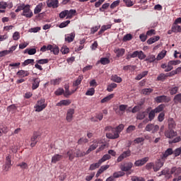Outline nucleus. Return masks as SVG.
<instances>
[{
    "instance_id": "nucleus-1",
    "label": "nucleus",
    "mask_w": 181,
    "mask_h": 181,
    "mask_svg": "<svg viewBox=\"0 0 181 181\" xmlns=\"http://www.w3.org/2000/svg\"><path fill=\"white\" fill-rule=\"evenodd\" d=\"M124 125L121 124L117 126L116 128H112L111 127H106L105 131H108V133H106V136L108 139H117L119 138V134L122 132L124 128ZM112 132V133H111Z\"/></svg>"
},
{
    "instance_id": "nucleus-2",
    "label": "nucleus",
    "mask_w": 181,
    "mask_h": 181,
    "mask_svg": "<svg viewBox=\"0 0 181 181\" xmlns=\"http://www.w3.org/2000/svg\"><path fill=\"white\" fill-rule=\"evenodd\" d=\"M47 106V105L46 104L45 99L42 98L37 102L36 105L34 106V108H35L36 112H40V111H43Z\"/></svg>"
},
{
    "instance_id": "nucleus-3",
    "label": "nucleus",
    "mask_w": 181,
    "mask_h": 181,
    "mask_svg": "<svg viewBox=\"0 0 181 181\" xmlns=\"http://www.w3.org/2000/svg\"><path fill=\"white\" fill-rule=\"evenodd\" d=\"M171 173L174 175V179H173V181H180L181 180V168H176V167H173L171 168Z\"/></svg>"
},
{
    "instance_id": "nucleus-4",
    "label": "nucleus",
    "mask_w": 181,
    "mask_h": 181,
    "mask_svg": "<svg viewBox=\"0 0 181 181\" xmlns=\"http://www.w3.org/2000/svg\"><path fill=\"white\" fill-rule=\"evenodd\" d=\"M21 15L22 16H25V18H32L33 16V13L30 10V6L29 4L24 5Z\"/></svg>"
},
{
    "instance_id": "nucleus-5",
    "label": "nucleus",
    "mask_w": 181,
    "mask_h": 181,
    "mask_svg": "<svg viewBox=\"0 0 181 181\" xmlns=\"http://www.w3.org/2000/svg\"><path fill=\"white\" fill-rule=\"evenodd\" d=\"M145 130L147 132H151V134H156L159 131V126L158 124H148L146 126Z\"/></svg>"
},
{
    "instance_id": "nucleus-6",
    "label": "nucleus",
    "mask_w": 181,
    "mask_h": 181,
    "mask_svg": "<svg viewBox=\"0 0 181 181\" xmlns=\"http://www.w3.org/2000/svg\"><path fill=\"white\" fill-rule=\"evenodd\" d=\"M165 165V159H158L157 160L155 163H153V171L154 172H159L160 168Z\"/></svg>"
},
{
    "instance_id": "nucleus-7",
    "label": "nucleus",
    "mask_w": 181,
    "mask_h": 181,
    "mask_svg": "<svg viewBox=\"0 0 181 181\" xmlns=\"http://www.w3.org/2000/svg\"><path fill=\"white\" fill-rule=\"evenodd\" d=\"M154 101L158 104L162 103H169L170 101V98L169 96H166L165 95L157 96L154 98Z\"/></svg>"
},
{
    "instance_id": "nucleus-8",
    "label": "nucleus",
    "mask_w": 181,
    "mask_h": 181,
    "mask_svg": "<svg viewBox=\"0 0 181 181\" xmlns=\"http://www.w3.org/2000/svg\"><path fill=\"white\" fill-rule=\"evenodd\" d=\"M12 166V161L11 160V156H8L6 157V163L3 166V169L5 172H8L11 169Z\"/></svg>"
},
{
    "instance_id": "nucleus-9",
    "label": "nucleus",
    "mask_w": 181,
    "mask_h": 181,
    "mask_svg": "<svg viewBox=\"0 0 181 181\" xmlns=\"http://www.w3.org/2000/svg\"><path fill=\"white\" fill-rule=\"evenodd\" d=\"M164 135L165 138L172 139L173 138H175V136L177 135V132H175V130L168 129L165 132Z\"/></svg>"
},
{
    "instance_id": "nucleus-10",
    "label": "nucleus",
    "mask_w": 181,
    "mask_h": 181,
    "mask_svg": "<svg viewBox=\"0 0 181 181\" xmlns=\"http://www.w3.org/2000/svg\"><path fill=\"white\" fill-rule=\"evenodd\" d=\"M151 110H152L151 107H148L146 109V112H139V113H137V115H136L137 119L142 120L144 118H146V117L148 116V112H149V111H151Z\"/></svg>"
},
{
    "instance_id": "nucleus-11",
    "label": "nucleus",
    "mask_w": 181,
    "mask_h": 181,
    "mask_svg": "<svg viewBox=\"0 0 181 181\" xmlns=\"http://www.w3.org/2000/svg\"><path fill=\"white\" fill-rule=\"evenodd\" d=\"M47 5L48 8L56 9V8H59V0H47Z\"/></svg>"
},
{
    "instance_id": "nucleus-12",
    "label": "nucleus",
    "mask_w": 181,
    "mask_h": 181,
    "mask_svg": "<svg viewBox=\"0 0 181 181\" xmlns=\"http://www.w3.org/2000/svg\"><path fill=\"white\" fill-rule=\"evenodd\" d=\"M133 166H134V164L132 162H128L124 165H122L120 166V169L123 172H128V170H131V169H132Z\"/></svg>"
},
{
    "instance_id": "nucleus-13",
    "label": "nucleus",
    "mask_w": 181,
    "mask_h": 181,
    "mask_svg": "<svg viewBox=\"0 0 181 181\" xmlns=\"http://www.w3.org/2000/svg\"><path fill=\"white\" fill-rule=\"evenodd\" d=\"M131 156V151L127 150L126 151H124L118 158H117V162H122L125 158H128Z\"/></svg>"
},
{
    "instance_id": "nucleus-14",
    "label": "nucleus",
    "mask_w": 181,
    "mask_h": 181,
    "mask_svg": "<svg viewBox=\"0 0 181 181\" xmlns=\"http://www.w3.org/2000/svg\"><path fill=\"white\" fill-rule=\"evenodd\" d=\"M155 114L156 112L153 110H150V111L148 112V119H146L143 121V122L144 124H148V122H149V121H153V119H154L155 118Z\"/></svg>"
},
{
    "instance_id": "nucleus-15",
    "label": "nucleus",
    "mask_w": 181,
    "mask_h": 181,
    "mask_svg": "<svg viewBox=\"0 0 181 181\" xmlns=\"http://www.w3.org/2000/svg\"><path fill=\"white\" fill-rule=\"evenodd\" d=\"M149 160V158L145 157L140 160H137L135 161L134 165L135 166H144L146 162Z\"/></svg>"
},
{
    "instance_id": "nucleus-16",
    "label": "nucleus",
    "mask_w": 181,
    "mask_h": 181,
    "mask_svg": "<svg viewBox=\"0 0 181 181\" xmlns=\"http://www.w3.org/2000/svg\"><path fill=\"white\" fill-rule=\"evenodd\" d=\"M76 37V33H71L70 34L65 35V42H68V43H71L74 40V38Z\"/></svg>"
},
{
    "instance_id": "nucleus-17",
    "label": "nucleus",
    "mask_w": 181,
    "mask_h": 181,
    "mask_svg": "<svg viewBox=\"0 0 181 181\" xmlns=\"http://www.w3.org/2000/svg\"><path fill=\"white\" fill-rule=\"evenodd\" d=\"M39 137V133L34 132L33 136L31 137L30 146L33 148L37 144V138Z\"/></svg>"
},
{
    "instance_id": "nucleus-18",
    "label": "nucleus",
    "mask_w": 181,
    "mask_h": 181,
    "mask_svg": "<svg viewBox=\"0 0 181 181\" xmlns=\"http://www.w3.org/2000/svg\"><path fill=\"white\" fill-rule=\"evenodd\" d=\"M134 57H138L139 60H144L146 55L142 51H134Z\"/></svg>"
},
{
    "instance_id": "nucleus-19",
    "label": "nucleus",
    "mask_w": 181,
    "mask_h": 181,
    "mask_svg": "<svg viewBox=\"0 0 181 181\" xmlns=\"http://www.w3.org/2000/svg\"><path fill=\"white\" fill-rule=\"evenodd\" d=\"M63 159V156L60 154H54L52 157V163H57V162H60V160Z\"/></svg>"
},
{
    "instance_id": "nucleus-20",
    "label": "nucleus",
    "mask_w": 181,
    "mask_h": 181,
    "mask_svg": "<svg viewBox=\"0 0 181 181\" xmlns=\"http://www.w3.org/2000/svg\"><path fill=\"white\" fill-rule=\"evenodd\" d=\"M168 129H176V122L173 118L168 119Z\"/></svg>"
},
{
    "instance_id": "nucleus-21",
    "label": "nucleus",
    "mask_w": 181,
    "mask_h": 181,
    "mask_svg": "<svg viewBox=\"0 0 181 181\" xmlns=\"http://www.w3.org/2000/svg\"><path fill=\"white\" fill-rule=\"evenodd\" d=\"M93 143L90 147L86 151V155H88V153H90V152L94 151L95 149H97V148L98 147V141H93Z\"/></svg>"
},
{
    "instance_id": "nucleus-22",
    "label": "nucleus",
    "mask_w": 181,
    "mask_h": 181,
    "mask_svg": "<svg viewBox=\"0 0 181 181\" xmlns=\"http://www.w3.org/2000/svg\"><path fill=\"white\" fill-rule=\"evenodd\" d=\"M173 153V150L171 148H168L163 153V156H161V159H166L168 156L172 155Z\"/></svg>"
},
{
    "instance_id": "nucleus-23",
    "label": "nucleus",
    "mask_w": 181,
    "mask_h": 181,
    "mask_svg": "<svg viewBox=\"0 0 181 181\" xmlns=\"http://www.w3.org/2000/svg\"><path fill=\"white\" fill-rule=\"evenodd\" d=\"M115 52L117 54V57H122L125 54V49L124 48H117L115 49Z\"/></svg>"
},
{
    "instance_id": "nucleus-24",
    "label": "nucleus",
    "mask_w": 181,
    "mask_h": 181,
    "mask_svg": "<svg viewBox=\"0 0 181 181\" xmlns=\"http://www.w3.org/2000/svg\"><path fill=\"white\" fill-rule=\"evenodd\" d=\"M33 90H36V88H38L39 84H40V79L39 78H35L33 79Z\"/></svg>"
},
{
    "instance_id": "nucleus-25",
    "label": "nucleus",
    "mask_w": 181,
    "mask_h": 181,
    "mask_svg": "<svg viewBox=\"0 0 181 181\" xmlns=\"http://www.w3.org/2000/svg\"><path fill=\"white\" fill-rule=\"evenodd\" d=\"M74 114V109H69L67 112L66 115V120L69 122H71V119H73V115Z\"/></svg>"
},
{
    "instance_id": "nucleus-26",
    "label": "nucleus",
    "mask_w": 181,
    "mask_h": 181,
    "mask_svg": "<svg viewBox=\"0 0 181 181\" xmlns=\"http://www.w3.org/2000/svg\"><path fill=\"white\" fill-rule=\"evenodd\" d=\"M83 78H84V76L83 75L79 76L78 78L75 81H74V87H77L78 86H80V84H81V81H83Z\"/></svg>"
},
{
    "instance_id": "nucleus-27",
    "label": "nucleus",
    "mask_w": 181,
    "mask_h": 181,
    "mask_svg": "<svg viewBox=\"0 0 181 181\" xmlns=\"http://www.w3.org/2000/svg\"><path fill=\"white\" fill-rule=\"evenodd\" d=\"M160 39V37L159 36H155L153 37H151L150 39H148L147 40V43L148 45H153V43H155V42H158V40H159Z\"/></svg>"
},
{
    "instance_id": "nucleus-28",
    "label": "nucleus",
    "mask_w": 181,
    "mask_h": 181,
    "mask_svg": "<svg viewBox=\"0 0 181 181\" xmlns=\"http://www.w3.org/2000/svg\"><path fill=\"white\" fill-rule=\"evenodd\" d=\"M112 98H114V94L113 93L105 97L103 99H102L100 100V103H102V104H104L105 103H108V101H110V100H112Z\"/></svg>"
},
{
    "instance_id": "nucleus-29",
    "label": "nucleus",
    "mask_w": 181,
    "mask_h": 181,
    "mask_svg": "<svg viewBox=\"0 0 181 181\" xmlns=\"http://www.w3.org/2000/svg\"><path fill=\"white\" fill-rule=\"evenodd\" d=\"M71 103V102L70 101V100H62L59 102L57 105L58 107H62V105H70Z\"/></svg>"
},
{
    "instance_id": "nucleus-30",
    "label": "nucleus",
    "mask_w": 181,
    "mask_h": 181,
    "mask_svg": "<svg viewBox=\"0 0 181 181\" xmlns=\"http://www.w3.org/2000/svg\"><path fill=\"white\" fill-rule=\"evenodd\" d=\"M17 76H19V77H28L29 76V71L20 70L17 72Z\"/></svg>"
},
{
    "instance_id": "nucleus-31",
    "label": "nucleus",
    "mask_w": 181,
    "mask_h": 181,
    "mask_svg": "<svg viewBox=\"0 0 181 181\" xmlns=\"http://www.w3.org/2000/svg\"><path fill=\"white\" fill-rule=\"evenodd\" d=\"M69 160H73L76 158V151L74 150H69L67 152Z\"/></svg>"
},
{
    "instance_id": "nucleus-32",
    "label": "nucleus",
    "mask_w": 181,
    "mask_h": 181,
    "mask_svg": "<svg viewBox=\"0 0 181 181\" xmlns=\"http://www.w3.org/2000/svg\"><path fill=\"white\" fill-rule=\"evenodd\" d=\"M101 166L100 161L96 163H93L90 165L89 170H95V169H98Z\"/></svg>"
},
{
    "instance_id": "nucleus-33",
    "label": "nucleus",
    "mask_w": 181,
    "mask_h": 181,
    "mask_svg": "<svg viewBox=\"0 0 181 181\" xmlns=\"http://www.w3.org/2000/svg\"><path fill=\"white\" fill-rule=\"evenodd\" d=\"M110 159H111V156H110V154H105L98 161L100 163L101 165L102 163H103V162H105V160H108Z\"/></svg>"
},
{
    "instance_id": "nucleus-34",
    "label": "nucleus",
    "mask_w": 181,
    "mask_h": 181,
    "mask_svg": "<svg viewBox=\"0 0 181 181\" xmlns=\"http://www.w3.org/2000/svg\"><path fill=\"white\" fill-rule=\"evenodd\" d=\"M42 6H43V4H40L36 6L35 8L34 9L35 15H37V13H40V12H42Z\"/></svg>"
},
{
    "instance_id": "nucleus-35",
    "label": "nucleus",
    "mask_w": 181,
    "mask_h": 181,
    "mask_svg": "<svg viewBox=\"0 0 181 181\" xmlns=\"http://www.w3.org/2000/svg\"><path fill=\"white\" fill-rule=\"evenodd\" d=\"M166 50H163L161 51L157 56L156 57V60H162V59H163L165 57V56H166Z\"/></svg>"
},
{
    "instance_id": "nucleus-36",
    "label": "nucleus",
    "mask_w": 181,
    "mask_h": 181,
    "mask_svg": "<svg viewBox=\"0 0 181 181\" xmlns=\"http://www.w3.org/2000/svg\"><path fill=\"white\" fill-rule=\"evenodd\" d=\"M111 80L114 81L115 83H121L122 81V78L121 77L118 76V75H112Z\"/></svg>"
},
{
    "instance_id": "nucleus-37",
    "label": "nucleus",
    "mask_w": 181,
    "mask_h": 181,
    "mask_svg": "<svg viewBox=\"0 0 181 181\" xmlns=\"http://www.w3.org/2000/svg\"><path fill=\"white\" fill-rule=\"evenodd\" d=\"M76 158H83V156H86L87 155V153L84 151H81L80 150H77L76 152Z\"/></svg>"
},
{
    "instance_id": "nucleus-38",
    "label": "nucleus",
    "mask_w": 181,
    "mask_h": 181,
    "mask_svg": "<svg viewBox=\"0 0 181 181\" xmlns=\"http://www.w3.org/2000/svg\"><path fill=\"white\" fill-rule=\"evenodd\" d=\"M61 81H62V79L60 78L52 79L50 81V84L52 86H59V84H60Z\"/></svg>"
},
{
    "instance_id": "nucleus-39",
    "label": "nucleus",
    "mask_w": 181,
    "mask_h": 181,
    "mask_svg": "<svg viewBox=\"0 0 181 181\" xmlns=\"http://www.w3.org/2000/svg\"><path fill=\"white\" fill-rule=\"evenodd\" d=\"M124 175H125V173H124L122 170V171L115 172V173H113V177L115 179H117L118 177H122V176H124Z\"/></svg>"
},
{
    "instance_id": "nucleus-40",
    "label": "nucleus",
    "mask_w": 181,
    "mask_h": 181,
    "mask_svg": "<svg viewBox=\"0 0 181 181\" xmlns=\"http://www.w3.org/2000/svg\"><path fill=\"white\" fill-rule=\"evenodd\" d=\"M66 19H69V18H72L73 15L76 13V10L71 9L70 11L66 10Z\"/></svg>"
},
{
    "instance_id": "nucleus-41",
    "label": "nucleus",
    "mask_w": 181,
    "mask_h": 181,
    "mask_svg": "<svg viewBox=\"0 0 181 181\" xmlns=\"http://www.w3.org/2000/svg\"><path fill=\"white\" fill-rule=\"evenodd\" d=\"M162 175H163V176H166V175H173L172 170L169 168H165L162 170Z\"/></svg>"
},
{
    "instance_id": "nucleus-42",
    "label": "nucleus",
    "mask_w": 181,
    "mask_h": 181,
    "mask_svg": "<svg viewBox=\"0 0 181 181\" xmlns=\"http://www.w3.org/2000/svg\"><path fill=\"white\" fill-rule=\"evenodd\" d=\"M163 108H165V105H159L157 107H156L154 110L156 113L158 114V112H162L163 111Z\"/></svg>"
},
{
    "instance_id": "nucleus-43",
    "label": "nucleus",
    "mask_w": 181,
    "mask_h": 181,
    "mask_svg": "<svg viewBox=\"0 0 181 181\" xmlns=\"http://www.w3.org/2000/svg\"><path fill=\"white\" fill-rule=\"evenodd\" d=\"M145 76H148V71H144L141 72L140 74H139L136 77V80H141V78H144V77H145Z\"/></svg>"
},
{
    "instance_id": "nucleus-44",
    "label": "nucleus",
    "mask_w": 181,
    "mask_h": 181,
    "mask_svg": "<svg viewBox=\"0 0 181 181\" xmlns=\"http://www.w3.org/2000/svg\"><path fill=\"white\" fill-rule=\"evenodd\" d=\"M179 91V87L173 86L170 89V93L171 95H175Z\"/></svg>"
},
{
    "instance_id": "nucleus-45",
    "label": "nucleus",
    "mask_w": 181,
    "mask_h": 181,
    "mask_svg": "<svg viewBox=\"0 0 181 181\" xmlns=\"http://www.w3.org/2000/svg\"><path fill=\"white\" fill-rule=\"evenodd\" d=\"M174 103L175 104H178V103H180L181 104V93L177 94L174 97Z\"/></svg>"
},
{
    "instance_id": "nucleus-46",
    "label": "nucleus",
    "mask_w": 181,
    "mask_h": 181,
    "mask_svg": "<svg viewBox=\"0 0 181 181\" xmlns=\"http://www.w3.org/2000/svg\"><path fill=\"white\" fill-rule=\"evenodd\" d=\"M172 30L175 33H177L178 32H181V27L180 25H175L172 27Z\"/></svg>"
},
{
    "instance_id": "nucleus-47",
    "label": "nucleus",
    "mask_w": 181,
    "mask_h": 181,
    "mask_svg": "<svg viewBox=\"0 0 181 181\" xmlns=\"http://www.w3.org/2000/svg\"><path fill=\"white\" fill-rule=\"evenodd\" d=\"M116 87H117V83H113L107 86V90L109 93H111V91H113L114 88H116Z\"/></svg>"
},
{
    "instance_id": "nucleus-48",
    "label": "nucleus",
    "mask_w": 181,
    "mask_h": 181,
    "mask_svg": "<svg viewBox=\"0 0 181 181\" xmlns=\"http://www.w3.org/2000/svg\"><path fill=\"white\" fill-rule=\"evenodd\" d=\"M152 91H153V89L152 88H144L142 90V93L144 95H149V94L152 93Z\"/></svg>"
},
{
    "instance_id": "nucleus-49",
    "label": "nucleus",
    "mask_w": 181,
    "mask_h": 181,
    "mask_svg": "<svg viewBox=\"0 0 181 181\" xmlns=\"http://www.w3.org/2000/svg\"><path fill=\"white\" fill-rule=\"evenodd\" d=\"M135 129H136V127L134 125H130L127 127L126 132L127 134H131V132H133Z\"/></svg>"
},
{
    "instance_id": "nucleus-50",
    "label": "nucleus",
    "mask_w": 181,
    "mask_h": 181,
    "mask_svg": "<svg viewBox=\"0 0 181 181\" xmlns=\"http://www.w3.org/2000/svg\"><path fill=\"white\" fill-rule=\"evenodd\" d=\"M76 90V89L74 90H72V91H70V90H65V91L64 90V97H66V98H69V96L71 95V94L75 93Z\"/></svg>"
},
{
    "instance_id": "nucleus-51",
    "label": "nucleus",
    "mask_w": 181,
    "mask_h": 181,
    "mask_svg": "<svg viewBox=\"0 0 181 181\" xmlns=\"http://www.w3.org/2000/svg\"><path fill=\"white\" fill-rule=\"evenodd\" d=\"M99 62L100 63H101V64L105 65L110 63V59H108V58L107 57H103V58H101Z\"/></svg>"
},
{
    "instance_id": "nucleus-52",
    "label": "nucleus",
    "mask_w": 181,
    "mask_h": 181,
    "mask_svg": "<svg viewBox=\"0 0 181 181\" xmlns=\"http://www.w3.org/2000/svg\"><path fill=\"white\" fill-rule=\"evenodd\" d=\"M69 23L70 21L67 20L66 21L61 23L59 25V28H60V29H63V28H66V26H67Z\"/></svg>"
},
{
    "instance_id": "nucleus-53",
    "label": "nucleus",
    "mask_w": 181,
    "mask_h": 181,
    "mask_svg": "<svg viewBox=\"0 0 181 181\" xmlns=\"http://www.w3.org/2000/svg\"><path fill=\"white\" fill-rule=\"evenodd\" d=\"M38 64H47L49 63V59H42L36 61Z\"/></svg>"
},
{
    "instance_id": "nucleus-54",
    "label": "nucleus",
    "mask_w": 181,
    "mask_h": 181,
    "mask_svg": "<svg viewBox=\"0 0 181 181\" xmlns=\"http://www.w3.org/2000/svg\"><path fill=\"white\" fill-rule=\"evenodd\" d=\"M13 40H19V39H21V34L19 33V32L16 31L13 34Z\"/></svg>"
},
{
    "instance_id": "nucleus-55",
    "label": "nucleus",
    "mask_w": 181,
    "mask_h": 181,
    "mask_svg": "<svg viewBox=\"0 0 181 181\" xmlns=\"http://www.w3.org/2000/svg\"><path fill=\"white\" fill-rule=\"evenodd\" d=\"M156 60V57L155 55H150L146 59V62H148V63H153V62Z\"/></svg>"
},
{
    "instance_id": "nucleus-56",
    "label": "nucleus",
    "mask_w": 181,
    "mask_h": 181,
    "mask_svg": "<svg viewBox=\"0 0 181 181\" xmlns=\"http://www.w3.org/2000/svg\"><path fill=\"white\" fill-rule=\"evenodd\" d=\"M55 95H62L64 94V89L59 88L54 92Z\"/></svg>"
},
{
    "instance_id": "nucleus-57",
    "label": "nucleus",
    "mask_w": 181,
    "mask_h": 181,
    "mask_svg": "<svg viewBox=\"0 0 181 181\" xmlns=\"http://www.w3.org/2000/svg\"><path fill=\"white\" fill-rule=\"evenodd\" d=\"M33 63H35V59H28L24 61L23 66H28V64H32Z\"/></svg>"
},
{
    "instance_id": "nucleus-58",
    "label": "nucleus",
    "mask_w": 181,
    "mask_h": 181,
    "mask_svg": "<svg viewBox=\"0 0 181 181\" xmlns=\"http://www.w3.org/2000/svg\"><path fill=\"white\" fill-rule=\"evenodd\" d=\"M166 77H168V75H165V74H160L157 77V80H158V81H163Z\"/></svg>"
},
{
    "instance_id": "nucleus-59",
    "label": "nucleus",
    "mask_w": 181,
    "mask_h": 181,
    "mask_svg": "<svg viewBox=\"0 0 181 181\" xmlns=\"http://www.w3.org/2000/svg\"><path fill=\"white\" fill-rule=\"evenodd\" d=\"M119 5V0L115 1L110 5V8L114 9V8H117Z\"/></svg>"
},
{
    "instance_id": "nucleus-60",
    "label": "nucleus",
    "mask_w": 181,
    "mask_h": 181,
    "mask_svg": "<svg viewBox=\"0 0 181 181\" xmlns=\"http://www.w3.org/2000/svg\"><path fill=\"white\" fill-rule=\"evenodd\" d=\"M131 180L132 181H145V179H144V177H142L134 176V177H132Z\"/></svg>"
},
{
    "instance_id": "nucleus-61",
    "label": "nucleus",
    "mask_w": 181,
    "mask_h": 181,
    "mask_svg": "<svg viewBox=\"0 0 181 181\" xmlns=\"http://www.w3.org/2000/svg\"><path fill=\"white\" fill-rule=\"evenodd\" d=\"M145 141V139L144 137H139L134 140V144H142Z\"/></svg>"
},
{
    "instance_id": "nucleus-62",
    "label": "nucleus",
    "mask_w": 181,
    "mask_h": 181,
    "mask_svg": "<svg viewBox=\"0 0 181 181\" xmlns=\"http://www.w3.org/2000/svg\"><path fill=\"white\" fill-rule=\"evenodd\" d=\"M18 166H19L21 168V169H28V163H25V162H21L20 163Z\"/></svg>"
},
{
    "instance_id": "nucleus-63",
    "label": "nucleus",
    "mask_w": 181,
    "mask_h": 181,
    "mask_svg": "<svg viewBox=\"0 0 181 181\" xmlns=\"http://www.w3.org/2000/svg\"><path fill=\"white\" fill-rule=\"evenodd\" d=\"M94 93H95V90L94 88H91L86 91V95H94Z\"/></svg>"
},
{
    "instance_id": "nucleus-64",
    "label": "nucleus",
    "mask_w": 181,
    "mask_h": 181,
    "mask_svg": "<svg viewBox=\"0 0 181 181\" xmlns=\"http://www.w3.org/2000/svg\"><path fill=\"white\" fill-rule=\"evenodd\" d=\"M52 52V53H54V54H59V52H60V49H59V47L54 45Z\"/></svg>"
}]
</instances>
